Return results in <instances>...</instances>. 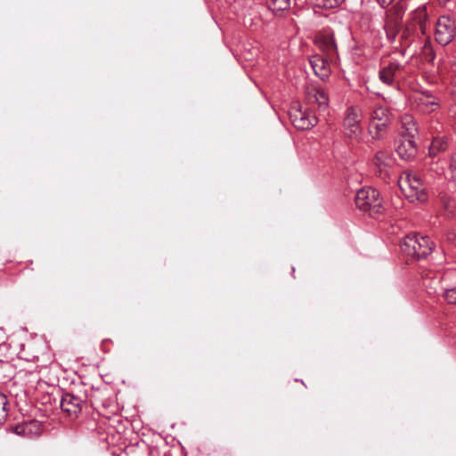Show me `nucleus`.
I'll use <instances>...</instances> for the list:
<instances>
[{"instance_id": "obj_24", "label": "nucleus", "mask_w": 456, "mask_h": 456, "mask_svg": "<svg viewBox=\"0 0 456 456\" xmlns=\"http://www.w3.org/2000/svg\"><path fill=\"white\" fill-rule=\"evenodd\" d=\"M318 7L332 9L342 4L345 0H314Z\"/></svg>"}, {"instance_id": "obj_23", "label": "nucleus", "mask_w": 456, "mask_h": 456, "mask_svg": "<svg viewBox=\"0 0 456 456\" xmlns=\"http://www.w3.org/2000/svg\"><path fill=\"white\" fill-rule=\"evenodd\" d=\"M7 403L8 400L6 395L0 393V424L3 423L8 416Z\"/></svg>"}, {"instance_id": "obj_3", "label": "nucleus", "mask_w": 456, "mask_h": 456, "mask_svg": "<svg viewBox=\"0 0 456 456\" xmlns=\"http://www.w3.org/2000/svg\"><path fill=\"white\" fill-rule=\"evenodd\" d=\"M354 202L356 208L371 217L384 212L383 200L379 192L372 187H363L357 191Z\"/></svg>"}, {"instance_id": "obj_16", "label": "nucleus", "mask_w": 456, "mask_h": 456, "mask_svg": "<svg viewBox=\"0 0 456 456\" xmlns=\"http://www.w3.org/2000/svg\"><path fill=\"white\" fill-rule=\"evenodd\" d=\"M401 123L402 128L403 129V136L416 137L419 134L418 125L411 115H403L401 118Z\"/></svg>"}, {"instance_id": "obj_13", "label": "nucleus", "mask_w": 456, "mask_h": 456, "mask_svg": "<svg viewBox=\"0 0 456 456\" xmlns=\"http://www.w3.org/2000/svg\"><path fill=\"white\" fill-rule=\"evenodd\" d=\"M85 402L78 396L71 394L65 393L61 399V410L68 413L71 418H76L81 412Z\"/></svg>"}, {"instance_id": "obj_9", "label": "nucleus", "mask_w": 456, "mask_h": 456, "mask_svg": "<svg viewBox=\"0 0 456 456\" xmlns=\"http://www.w3.org/2000/svg\"><path fill=\"white\" fill-rule=\"evenodd\" d=\"M314 43L330 59H333L338 54L335 35L331 29H324L315 37Z\"/></svg>"}, {"instance_id": "obj_11", "label": "nucleus", "mask_w": 456, "mask_h": 456, "mask_svg": "<svg viewBox=\"0 0 456 456\" xmlns=\"http://www.w3.org/2000/svg\"><path fill=\"white\" fill-rule=\"evenodd\" d=\"M290 120L293 126L299 130H308L317 124V118L301 109H293L289 112Z\"/></svg>"}, {"instance_id": "obj_27", "label": "nucleus", "mask_w": 456, "mask_h": 456, "mask_svg": "<svg viewBox=\"0 0 456 456\" xmlns=\"http://www.w3.org/2000/svg\"><path fill=\"white\" fill-rule=\"evenodd\" d=\"M447 240H456V233L454 232H450L448 235H447Z\"/></svg>"}, {"instance_id": "obj_12", "label": "nucleus", "mask_w": 456, "mask_h": 456, "mask_svg": "<svg viewBox=\"0 0 456 456\" xmlns=\"http://www.w3.org/2000/svg\"><path fill=\"white\" fill-rule=\"evenodd\" d=\"M403 69V66L397 61H391L388 64L384 65L379 71V79L387 86L395 87V77L397 74Z\"/></svg>"}, {"instance_id": "obj_14", "label": "nucleus", "mask_w": 456, "mask_h": 456, "mask_svg": "<svg viewBox=\"0 0 456 456\" xmlns=\"http://www.w3.org/2000/svg\"><path fill=\"white\" fill-rule=\"evenodd\" d=\"M414 138L411 136H402L396 147V151L403 159L410 160L417 154L418 150Z\"/></svg>"}, {"instance_id": "obj_26", "label": "nucleus", "mask_w": 456, "mask_h": 456, "mask_svg": "<svg viewBox=\"0 0 456 456\" xmlns=\"http://www.w3.org/2000/svg\"><path fill=\"white\" fill-rule=\"evenodd\" d=\"M447 92L456 100V77L451 79L447 86Z\"/></svg>"}, {"instance_id": "obj_1", "label": "nucleus", "mask_w": 456, "mask_h": 456, "mask_svg": "<svg viewBox=\"0 0 456 456\" xmlns=\"http://www.w3.org/2000/svg\"><path fill=\"white\" fill-rule=\"evenodd\" d=\"M428 12L424 5L418 7L411 13L409 20L400 32L403 45L410 46L428 30Z\"/></svg>"}, {"instance_id": "obj_8", "label": "nucleus", "mask_w": 456, "mask_h": 456, "mask_svg": "<svg viewBox=\"0 0 456 456\" xmlns=\"http://www.w3.org/2000/svg\"><path fill=\"white\" fill-rule=\"evenodd\" d=\"M455 34L456 26L454 20L446 15L439 17L435 28L436 41L439 45L445 46L453 40Z\"/></svg>"}, {"instance_id": "obj_6", "label": "nucleus", "mask_w": 456, "mask_h": 456, "mask_svg": "<svg viewBox=\"0 0 456 456\" xmlns=\"http://www.w3.org/2000/svg\"><path fill=\"white\" fill-rule=\"evenodd\" d=\"M396 160L389 150L378 151L372 159L373 172L380 179L387 181L393 175Z\"/></svg>"}, {"instance_id": "obj_28", "label": "nucleus", "mask_w": 456, "mask_h": 456, "mask_svg": "<svg viewBox=\"0 0 456 456\" xmlns=\"http://www.w3.org/2000/svg\"><path fill=\"white\" fill-rule=\"evenodd\" d=\"M391 1H392V0H383V4H387L390 3Z\"/></svg>"}, {"instance_id": "obj_15", "label": "nucleus", "mask_w": 456, "mask_h": 456, "mask_svg": "<svg viewBox=\"0 0 456 456\" xmlns=\"http://www.w3.org/2000/svg\"><path fill=\"white\" fill-rule=\"evenodd\" d=\"M454 277H456V270L448 271L443 276V297L450 305H456V285L450 287L451 284H449V281Z\"/></svg>"}, {"instance_id": "obj_21", "label": "nucleus", "mask_w": 456, "mask_h": 456, "mask_svg": "<svg viewBox=\"0 0 456 456\" xmlns=\"http://www.w3.org/2000/svg\"><path fill=\"white\" fill-rule=\"evenodd\" d=\"M291 0H267L269 9L273 12H283L290 7Z\"/></svg>"}, {"instance_id": "obj_10", "label": "nucleus", "mask_w": 456, "mask_h": 456, "mask_svg": "<svg viewBox=\"0 0 456 456\" xmlns=\"http://www.w3.org/2000/svg\"><path fill=\"white\" fill-rule=\"evenodd\" d=\"M12 431L20 437L33 439L41 435L43 426L42 423L37 419H29L12 427Z\"/></svg>"}, {"instance_id": "obj_20", "label": "nucleus", "mask_w": 456, "mask_h": 456, "mask_svg": "<svg viewBox=\"0 0 456 456\" xmlns=\"http://www.w3.org/2000/svg\"><path fill=\"white\" fill-rule=\"evenodd\" d=\"M449 147V140L445 135H437L433 138L430 147L429 154L436 156L437 153L444 151Z\"/></svg>"}, {"instance_id": "obj_7", "label": "nucleus", "mask_w": 456, "mask_h": 456, "mask_svg": "<svg viewBox=\"0 0 456 456\" xmlns=\"http://www.w3.org/2000/svg\"><path fill=\"white\" fill-rule=\"evenodd\" d=\"M305 100L308 105L316 106L320 111H325L329 108L330 98L327 91L314 83L305 86Z\"/></svg>"}, {"instance_id": "obj_5", "label": "nucleus", "mask_w": 456, "mask_h": 456, "mask_svg": "<svg viewBox=\"0 0 456 456\" xmlns=\"http://www.w3.org/2000/svg\"><path fill=\"white\" fill-rule=\"evenodd\" d=\"M401 250L416 259L426 258L435 248V243L428 236L419 234L406 235L400 244Z\"/></svg>"}, {"instance_id": "obj_18", "label": "nucleus", "mask_w": 456, "mask_h": 456, "mask_svg": "<svg viewBox=\"0 0 456 456\" xmlns=\"http://www.w3.org/2000/svg\"><path fill=\"white\" fill-rule=\"evenodd\" d=\"M369 121L391 123V113L387 108L378 106L370 112Z\"/></svg>"}, {"instance_id": "obj_25", "label": "nucleus", "mask_w": 456, "mask_h": 456, "mask_svg": "<svg viewBox=\"0 0 456 456\" xmlns=\"http://www.w3.org/2000/svg\"><path fill=\"white\" fill-rule=\"evenodd\" d=\"M440 200L447 211L452 212L455 206L454 200L449 195L441 194Z\"/></svg>"}, {"instance_id": "obj_22", "label": "nucleus", "mask_w": 456, "mask_h": 456, "mask_svg": "<svg viewBox=\"0 0 456 456\" xmlns=\"http://www.w3.org/2000/svg\"><path fill=\"white\" fill-rule=\"evenodd\" d=\"M419 104L423 110L428 112H433L438 107V102L432 95H426L419 99Z\"/></svg>"}, {"instance_id": "obj_2", "label": "nucleus", "mask_w": 456, "mask_h": 456, "mask_svg": "<svg viewBox=\"0 0 456 456\" xmlns=\"http://www.w3.org/2000/svg\"><path fill=\"white\" fill-rule=\"evenodd\" d=\"M398 184L410 201L424 202L427 200V185L419 174L411 171L403 173L398 179Z\"/></svg>"}, {"instance_id": "obj_19", "label": "nucleus", "mask_w": 456, "mask_h": 456, "mask_svg": "<svg viewBox=\"0 0 456 456\" xmlns=\"http://www.w3.org/2000/svg\"><path fill=\"white\" fill-rule=\"evenodd\" d=\"M389 124L390 123H385V122L375 123V122L369 121L368 130H369V134H370L371 138L373 140L382 139L387 133V129Z\"/></svg>"}, {"instance_id": "obj_17", "label": "nucleus", "mask_w": 456, "mask_h": 456, "mask_svg": "<svg viewBox=\"0 0 456 456\" xmlns=\"http://www.w3.org/2000/svg\"><path fill=\"white\" fill-rule=\"evenodd\" d=\"M310 63L314 74L318 76L322 80H324L329 77L330 69L326 61L322 58L319 56H314L310 60Z\"/></svg>"}, {"instance_id": "obj_4", "label": "nucleus", "mask_w": 456, "mask_h": 456, "mask_svg": "<svg viewBox=\"0 0 456 456\" xmlns=\"http://www.w3.org/2000/svg\"><path fill=\"white\" fill-rule=\"evenodd\" d=\"M362 110L357 105H352L344 112L342 132L351 141L361 142L363 140Z\"/></svg>"}]
</instances>
